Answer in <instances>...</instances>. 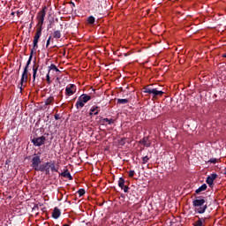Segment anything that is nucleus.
I'll return each mask as SVG.
<instances>
[{
  "instance_id": "1",
  "label": "nucleus",
  "mask_w": 226,
  "mask_h": 226,
  "mask_svg": "<svg viewBox=\"0 0 226 226\" xmlns=\"http://www.w3.org/2000/svg\"><path fill=\"white\" fill-rule=\"evenodd\" d=\"M204 204H206V200L200 197L192 201V206L194 207L195 212L199 213L200 215L206 213V209H207V205Z\"/></svg>"
},
{
  "instance_id": "2",
  "label": "nucleus",
  "mask_w": 226,
  "mask_h": 226,
  "mask_svg": "<svg viewBox=\"0 0 226 226\" xmlns=\"http://www.w3.org/2000/svg\"><path fill=\"white\" fill-rule=\"evenodd\" d=\"M143 93H147L148 94H153L154 98H156V96H163V94H165L163 91H160L156 88L151 87V86L144 87Z\"/></svg>"
},
{
  "instance_id": "3",
  "label": "nucleus",
  "mask_w": 226,
  "mask_h": 226,
  "mask_svg": "<svg viewBox=\"0 0 226 226\" xmlns=\"http://www.w3.org/2000/svg\"><path fill=\"white\" fill-rule=\"evenodd\" d=\"M40 163H41V159L40 156L36 155L32 158V167L34 169V170L45 172V168L43 165L40 166Z\"/></svg>"
},
{
  "instance_id": "4",
  "label": "nucleus",
  "mask_w": 226,
  "mask_h": 226,
  "mask_svg": "<svg viewBox=\"0 0 226 226\" xmlns=\"http://www.w3.org/2000/svg\"><path fill=\"white\" fill-rule=\"evenodd\" d=\"M91 101V96L87 95L86 94H81L79 98L78 101L76 102V108L77 109H82L87 102Z\"/></svg>"
},
{
  "instance_id": "5",
  "label": "nucleus",
  "mask_w": 226,
  "mask_h": 226,
  "mask_svg": "<svg viewBox=\"0 0 226 226\" xmlns=\"http://www.w3.org/2000/svg\"><path fill=\"white\" fill-rule=\"evenodd\" d=\"M45 15H47V6H44L41 11L37 14L38 27L42 29L43 22L45 20Z\"/></svg>"
},
{
  "instance_id": "6",
  "label": "nucleus",
  "mask_w": 226,
  "mask_h": 226,
  "mask_svg": "<svg viewBox=\"0 0 226 226\" xmlns=\"http://www.w3.org/2000/svg\"><path fill=\"white\" fill-rule=\"evenodd\" d=\"M43 168L46 174H50V170L51 172H58L59 170V169L56 167L55 162H46L43 164Z\"/></svg>"
},
{
  "instance_id": "7",
  "label": "nucleus",
  "mask_w": 226,
  "mask_h": 226,
  "mask_svg": "<svg viewBox=\"0 0 226 226\" xmlns=\"http://www.w3.org/2000/svg\"><path fill=\"white\" fill-rule=\"evenodd\" d=\"M29 77V70L26 68H24L23 73L21 75V79H20V91H22V87L27 84V79Z\"/></svg>"
},
{
  "instance_id": "8",
  "label": "nucleus",
  "mask_w": 226,
  "mask_h": 226,
  "mask_svg": "<svg viewBox=\"0 0 226 226\" xmlns=\"http://www.w3.org/2000/svg\"><path fill=\"white\" fill-rule=\"evenodd\" d=\"M41 27H37L35 35L34 37V50L38 49V41H40V38L41 37Z\"/></svg>"
},
{
  "instance_id": "9",
  "label": "nucleus",
  "mask_w": 226,
  "mask_h": 226,
  "mask_svg": "<svg viewBox=\"0 0 226 226\" xmlns=\"http://www.w3.org/2000/svg\"><path fill=\"white\" fill-rule=\"evenodd\" d=\"M75 93H77V86H75L74 84H69L65 87L66 96H73V94H75Z\"/></svg>"
},
{
  "instance_id": "10",
  "label": "nucleus",
  "mask_w": 226,
  "mask_h": 226,
  "mask_svg": "<svg viewBox=\"0 0 226 226\" xmlns=\"http://www.w3.org/2000/svg\"><path fill=\"white\" fill-rule=\"evenodd\" d=\"M45 140H47V138H45V136H41L39 138H35L34 139H32V142L34 144V146H43V144H45Z\"/></svg>"
},
{
  "instance_id": "11",
  "label": "nucleus",
  "mask_w": 226,
  "mask_h": 226,
  "mask_svg": "<svg viewBox=\"0 0 226 226\" xmlns=\"http://www.w3.org/2000/svg\"><path fill=\"white\" fill-rule=\"evenodd\" d=\"M93 114H94V116H98V114H100V107H98V106H93V107L90 109L89 116H93Z\"/></svg>"
},
{
  "instance_id": "12",
  "label": "nucleus",
  "mask_w": 226,
  "mask_h": 226,
  "mask_svg": "<svg viewBox=\"0 0 226 226\" xmlns=\"http://www.w3.org/2000/svg\"><path fill=\"white\" fill-rule=\"evenodd\" d=\"M140 143L142 146H145V147H151V141L149 140L148 137H145L140 140Z\"/></svg>"
},
{
  "instance_id": "13",
  "label": "nucleus",
  "mask_w": 226,
  "mask_h": 226,
  "mask_svg": "<svg viewBox=\"0 0 226 226\" xmlns=\"http://www.w3.org/2000/svg\"><path fill=\"white\" fill-rule=\"evenodd\" d=\"M216 177H217L216 174H212L207 177V183L209 185V186H211V185H213V183L215 182V179H216Z\"/></svg>"
},
{
  "instance_id": "14",
  "label": "nucleus",
  "mask_w": 226,
  "mask_h": 226,
  "mask_svg": "<svg viewBox=\"0 0 226 226\" xmlns=\"http://www.w3.org/2000/svg\"><path fill=\"white\" fill-rule=\"evenodd\" d=\"M51 72H56V76H59V73H61V71L58 70V68H57V66H56V64H51L49 66V73H50Z\"/></svg>"
},
{
  "instance_id": "15",
  "label": "nucleus",
  "mask_w": 226,
  "mask_h": 226,
  "mask_svg": "<svg viewBox=\"0 0 226 226\" xmlns=\"http://www.w3.org/2000/svg\"><path fill=\"white\" fill-rule=\"evenodd\" d=\"M52 216L57 220V218H59V216H61V211L56 207L54 210H53V213H52Z\"/></svg>"
},
{
  "instance_id": "16",
  "label": "nucleus",
  "mask_w": 226,
  "mask_h": 226,
  "mask_svg": "<svg viewBox=\"0 0 226 226\" xmlns=\"http://www.w3.org/2000/svg\"><path fill=\"white\" fill-rule=\"evenodd\" d=\"M38 68L39 66L36 64L33 65V82H34V80H36V73H38Z\"/></svg>"
},
{
  "instance_id": "17",
  "label": "nucleus",
  "mask_w": 226,
  "mask_h": 226,
  "mask_svg": "<svg viewBox=\"0 0 226 226\" xmlns=\"http://www.w3.org/2000/svg\"><path fill=\"white\" fill-rule=\"evenodd\" d=\"M54 96H49L48 99L45 101V105H54Z\"/></svg>"
},
{
  "instance_id": "18",
  "label": "nucleus",
  "mask_w": 226,
  "mask_h": 226,
  "mask_svg": "<svg viewBox=\"0 0 226 226\" xmlns=\"http://www.w3.org/2000/svg\"><path fill=\"white\" fill-rule=\"evenodd\" d=\"M206 190H207V185L204 184L196 190V193H200V192H206Z\"/></svg>"
},
{
  "instance_id": "19",
  "label": "nucleus",
  "mask_w": 226,
  "mask_h": 226,
  "mask_svg": "<svg viewBox=\"0 0 226 226\" xmlns=\"http://www.w3.org/2000/svg\"><path fill=\"white\" fill-rule=\"evenodd\" d=\"M33 49L31 50V54H30V56H29V58H28V61H27V63H26V66H25V68L26 69V70H29V64H31V61H33Z\"/></svg>"
},
{
  "instance_id": "20",
  "label": "nucleus",
  "mask_w": 226,
  "mask_h": 226,
  "mask_svg": "<svg viewBox=\"0 0 226 226\" xmlns=\"http://www.w3.org/2000/svg\"><path fill=\"white\" fill-rule=\"evenodd\" d=\"M53 38H55L56 40H59V38H61V31L56 30L53 33Z\"/></svg>"
},
{
  "instance_id": "21",
  "label": "nucleus",
  "mask_w": 226,
  "mask_h": 226,
  "mask_svg": "<svg viewBox=\"0 0 226 226\" xmlns=\"http://www.w3.org/2000/svg\"><path fill=\"white\" fill-rule=\"evenodd\" d=\"M203 222H206V218H199V220L194 223V226H202Z\"/></svg>"
},
{
  "instance_id": "22",
  "label": "nucleus",
  "mask_w": 226,
  "mask_h": 226,
  "mask_svg": "<svg viewBox=\"0 0 226 226\" xmlns=\"http://www.w3.org/2000/svg\"><path fill=\"white\" fill-rule=\"evenodd\" d=\"M61 176H63V177H68L69 179H72V174H70V172H68V170L64 171Z\"/></svg>"
},
{
  "instance_id": "23",
  "label": "nucleus",
  "mask_w": 226,
  "mask_h": 226,
  "mask_svg": "<svg viewBox=\"0 0 226 226\" xmlns=\"http://www.w3.org/2000/svg\"><path fill=\"white\" fill-rule=\"evenodd\" d=\"M118 186L120 188H124V178H123V177L119 178V180H118Z\"/></svg>"
},
{
  "instance_id": "24",
  "label": "nucleus",
  "mask_w": 226,
  "mask_h": 226,
  "mask_svg": "<svg viewBox=\"0 0 226 226\" xmlns=\"http://www.w3.org/2000/svg\"><path fill=\"white\" fill-rule=\"evenodd\" d=\"M117 103L124 105V104L128 103V100L127 99H117Z\"/></svg>"
},
{
  "instance_id": "25",
  "label": "nucleus",
  "mask_w": 226,
  "mask_h": 226,
  "mask_svg": "<svg viewBox=\"0 0 226 226\" xmlns=\"http://www.w3.org/2000/svg\"><path fill=\"white\" fill-rule=\"evenodd\" d=\"M94 21H95L94 17H93V16L88 17V19H87L88 24H94Z\"/></svg>"
},
{
  "instance_id": "26",
  "label": "nucleus",
  "mask_w": 226,
  "mask_h": 226,
  "mask_svg": "<svg viewBox=\"0 0 226 226\" xmlns=\"http://www.w3.org/2000/svg\"><path fill=\"white\" fill-rule=\"evenodd\" d=\"M103 123H108V124H112L114 123L113 119L104 118Z\"/></svg>"
},
{
  "instance_id": "27",
  "label": "nucleus",
  "mask_w": 226,
  "mask_h": 226,
  "mask_svg": "<svg viewBox=\"0 0 226 226\" xmlns=\"http://www.w3.org/2000/svg\"><path fill=\"white\" fill-rule=\"evenodd\" d=\"M147 162H149V157L147 155L142 158V163L144 165H146V163H147Z\"/></svg>"
},
{
  "instance_id": "28",
  "label": "nucleus",
  "mask_w": 226,
  "mask_h": 226,
  "mask_svg": "<svg viewBox=\"0 0 226 226\" xmlns=\"http://www.w3.org/2000/svg\"><path fill=\"white\" fill-rule=\"evenodd\" d=\"M79 197H82V195H85L86 194V191L84 189H80L79 192H78Z\"/></svg>"
},
{
  "instance_id": "29",
  "label": "nucleus",
  "mask_w": 226,
  "mask_h": 226,
  "mask_svg": "<svg viewBox=\"0 0 226 226\" xmlns=\"http://www.w3.org/2000/svg\"><path fill=\"white\" fill-rule=\"evenodd\" d=\"M46 80L48 82V84H51L52 81H50V72H49L46 76Z\"/></svg>"
},
{
  "instance_id": "30",
  "label": "nucleus",
  "mask_w": 226,
  "mask_h": 226,
  "mask_svg": "<svg viewBox=\"0 0 226 226\" xmlns=\"http://www.w3.org/2000/svg\"><path fill=\"white\" fill-rule=\"evenodd\" d=\"M135 176V171L134 170H130L129 171V177H133Z\"/></svg>"
},
{
  "instance_id": "31",
  "label": "nucleus",
  "mask_w": 226,
  "mask_h": 226,
  "mask_svg": "<svg viewBox=\"0 0 226 226\" xmlns=\"http://www.w3.org/2000/svg\"><path fill=\"white\" fill-rule=\"evenodd\" d=\"M122 190H124V193H128L129 188H128V186L124 185V187L122 188Z\"/></svg>"
},
{
  "instance_id": "32",
  "label": "nucleus",
  "mask_w": 226,
  "mask_h": 226,
  "mask_svg": "<svg viewBox=\"0 0 226 226\" xmlns=\"http://www.w3.org/2000/svg\"><path fill=\"white\" fill-rule=\"evenodd\" d=\"M50 40H52V36H49L48 41H47V44L46 47H48L49 45H50Z\"/></svg>"
},
{
  "instance_id": "33",
  "label": "nucleus",
  "mask_w": 226,
  "mask_h": 226,
  "mask_svg": "<svg viewBox=\"0 0 226 226\" xmlns=\"http://www.w3.org/2000/svg\"><path fill=\"white\" fill-rule=\"evenodd\" d=\"M209 162L210 163H216V159H211Z\"/></svg>"
},
{
  "instance_id": "34",
  "label": "nucleus",
  "mask_w": 226,
  "mask_h": 226,
  "mask_svg": "<svg viewBox=\"0 0 226 226\" xmlns=\"http://www.w3.org/2000/svg\"><path fill=\"white\" fill-rule=\"evenodd\" d=\"M63 226H70L69 224H64Z\"/></svg>"
},
{
  "instance_id": "35",
  "label": "nucleus",
  "mask_w": 226,
  "mask_h": 226,
  "mask_svg": "<svg viewBox=\"0 0 226 226\" xmlns=\"http://www.w3.org/2000/svg\"><path fill=\"white\" fill-rule=\"evenodd\" d=\"M11 15H15V12H11Z\"/></svg>"
},
{
  "instance_id": "36",
  "label": "nucleus",
  "mask_w": 226,
  "mask_h": 226,
  "mask_svg": "<svg viewBox=\"0 0 226 226\" xmlns=\"http://www.w3.org/2000/svg\"><path fill=\"white\" fill-rule=\"evenodd\" d=\"M223 57H226V54L223 55Z\"/></svg>"
}]
</instances>
